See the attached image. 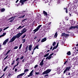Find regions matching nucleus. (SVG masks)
<instances>
[{
    "mask_svg": "<svg viewBox=\"0 0 78 78\" xmlns=\"http://www.w3.org/2000/svg\"><path fill=\"white\" fill-rule=\"evenodd\" d=\"M22 34L21 33H19L17 34V35L15 36H13L11 39L10 40V41H9V42H12L14 41L16 39V38H19L21 36V35H22Z\"/></svg>",
    "mask_w": 78,
    "mask_h": 78,
    "instance_id": "nucleus-1",
    "label": "nucleus"
},
{
    "mask_svg": "<svg viewBox=\"0 0 78 78\" xmlns=\"http://www.w3.org/2000/svg\"><path fill=\"white\" fill-rule=\"evenodd\" d=\"M51 72V69H48L45 71H44L42 75H45V74H48L50 72Z\"/></svg>",
    "mask_w": 78,
    "mask_h": 78,
    "instance_id": "nucleus-2",
    "label": "nucleus"
},
{
    "mask_svg": "<svg viewBox=\"0 0 78 78\" xmlns=\"http://www.w3.org/2000/svg\"><path fill=\"white\" fill-rule=\"evenodd\" d=\"M41 25H39L37 27V28L35 29L33 31H34V34L36 32H37L39 30V28L41 27Z\"/></svg>",
    "mask_w": 78,
    "mask_h": 78,
    "instance_id": "nucleus-3",
    "label": "nucleus"
},
{
    "mask_svg": "<svg viewBox=\"0 0 78 78\" xmlns=\"http://www.w3.org/2000/svg\"><path fill=\"white\" fill-rule=\"evenodd\" d=\"M77 28L78 29V26H71L70 27L69 29V31H70V30H71V29H75V28Z\"/></svg>",
    "mask_w": 78,
    "mask_h": 78,
    "instance_id": "nucleus-4",
    "label": "nucleus"
},
{
    "mask_svg": "<svg viewBox=\"0 0 78 78\" xmlns=\"http://www.w3.org/2000/svg\"><path fill=\"white\" fill-rule=\"evenodd\" d=\"M27 0H20V3H21V6H22V5H23L24 3H25V2H27Z\"/></svg>",
    "mask_w": 78,
    "mask_h": 78,
    "instance_id": "nucleus-5",
    "label": "nucleus"
},
{
    "mask_svg": "<svg viewBox=\"0 0 78 78\" xmlns=\"http://www.w3.org/2000/svg\"><path fill=\"white\" fill-rule=\"evenodd\" d=\"M53 55V53H52L50 54L49 56L47 57L46 58V59H50L51 58V56Z\"/></svg>",
    "mask_w": 78,
    "mask_h": 78,
    "instance_id": "nucleus-6",
    "label": "nucleus"
},
{
    "mask_svg": "<svg viewBox=\"0 0 78 78\" xmlns=\"http://www.w3.org/2000/svg\"><path fill=\"white\" fill-rule=\"evenodd\" d=\"M70 69V67H66V70L64 71V72H63L64 74V73H66V72L67 71H69Z\"/></svg>",
    "mask_w": 78,
    "mask_h": 78,
    "instance_id": "nucleus-7",
    "label": "nucleus"
},
{
    "mask_svg": "<svg viewBox=\"0 0 78 78\" xmlns=\"http://www.w3.org/2000/svg\"><path fill=\"white\" fill-rule=\"evenodd\" d=\"M26 31H27V29H26L25 28H24L22 29L21 31V33L23 34V33H25Z\"/></svg>",
    "mask_w": 78,
    "mask_h": 78,
    "instance_id": "nucleus-8",
    "label": "nucleus"
},
{
    "mask_svg": "<svg viewBox=\"0 0 78 78\" xmlns=\"http://www.w3.org/2000/svg\"><path fill=\"white\" fill-rule=\"evenodd\" d=\"M15 18L14 17H12L9 19V22H11L12 21H13L14 20Z\"/></svg>",
    "mask_w": 78,
    "mask_h": 78,
    "instance_id": "nucleus-9",
    "label": "nucleus"
},
{
    "mask_svg": "<svg viewBox=\"0 0 78 78\" xmlns=\"http://www.w3.org/2000/svg\"><path fill=\"white\" fill-rule=\"evenodd\" d=\"M62 36H66V37H68L69 36V35L66 34L65 33H63L62 34Z\"/></svg>",
    "mask_w": 78,
    "mask_h": 78,
    "instance_id": "nucleus-10",
    "label": "nucleus"
},
{
    "mask_svg": "<svg viewBox=\"0 0 78 78\" xmlns=\"http://www.w3.org/2000/svg\"><path fill=\"white\" fill-rule=\"evenodd\" d=\"M25 73H21L20 74H19V75H18L17 76V78H20V76H23V75H25Z\"/></svg>",
    "mask_w": 78,
    "mask_h": 78,
    "instance_id": "nucleus-11",
    "label": "nucleus"
},
{
    "mask_svg": "<svg viewBox=\"0 0 78 78\" xmlns=\"http://www.w3.org/2000/svg\"><path fill=\"white\" fill-rule=\"evenodd\" d=\"M8 40H9V38L7 39L6 40H5L3 42V44L4 45H5L6 44V42L8 41Z\"/></svg>",
    "mask_w": 78,
    "mask_h": 78,
    "instance_id": "nucleus-12",
    "label": "nucleus"
},
{
    "mask_svg": "<svg viewBox=\"0 0 78 78\" xmlns=\"http://www.w3.org/2000/svg\"><path fill=\"white\" fill-rule=\"evenodd\" d=\"M32 45L31 44H30L29 45V51H31V48H32Z\"/></svg>",
    "mask_w": 78,
    "mask_h": 78,
    "instance_id": "nucleus-13",
    "label": "nucleus"
},
{
    "mask_svg": "<svg viewBox=\"0 0 78 78\" xmlns=\"http://www.w3.org/2000/svg\"><path fill=\"white\" fill-rule=\"evenodd\" d=\"M47 41V38H45L42 39L41 42H45V41Z\"/></svg>",
    "mask_w": 78,
    "mask_h": 78,
    "instance_id": "nucleus-14",
    "label": "nucleus"
},
{
    "mask_svg": "<svg viewBox=\"0 0 78 78\" xmlns=\"http://www.w3.org/2000/svg\"><path fill=\"white\" fill-rule=\"evenodd\" d=\"M43 64H44V61L42 60L41 61V62L40 63V66H42Z\"/></svg>",
    "mask_w": 78,
    "mask_h": 78,
    "instance_id": "nucleus-15",
    "label": "nucleus"
},
{
    "mask_svg": "<svg viewBox=\"0 0 78 78\" xmlns=\"http://www.w3.org/2000/svg\"><path fill=\"white\" fill-rule=\"evenodd\" d=\"M43 14H44V16H46L48 15L47 13L44 11H43Z\"/></svg>",
    "mask_w": 78,
    "mask_h": 78,
    "instance_id": "nucleus-16",
    "label": "nucleus"
},
{
    "mask_svg": "<svg viewBox=\"0 0 78 78\" xmlns=\"http://www.w3.org/2000/svg\"><path fill=\"white\" fill-rule=\"evenodd\" d=\"M33 71H34V70L33 69L32 71H31L30 73L29 74L30 75V76H32V75H33Z\"/></svg>",
    "mask_w": 78,
    "mask_h": 78,
    "instance_id": "nucleus-17",
    "label": "nucleus"
},
{
    "mask_svg": "<svg viewBox=\"0 0 78 78\" xmlns=\"http://www.w3.org/2000/svg\"><path fill=\"white\" fill-rule=\"evenodd\" d=\"M25 15H27V14L25 13L24 15H23L22 16H20L19 18H23V17L25 16Z\"/></svg>",
    "mask_w": 78,
    "mask_h": 78,
    "instance_id": "nucleus-18",
    "label": "nucleus"
},
{
    "mask_svg": "<svg viewBox=\"0 0 78 78\" xmlns=\"http://www.w3.org/2000/svg\"><path fill=\"white\" fill-rule=\"evenodd\" d=\"M67 55H71V53H70V51H69V52H67Z\"/></svg>",
    "mask_w": 78,
    "mask_h": 78,
    "instance_id": "nucleus-19",
    "label": "nucleus"
},
{
    "mask_svg": "<svg viewBox=\"0 0 78 78\" xmlns=\"http://www.w3.org/2000/svg\"><path fill=\"white\" fill-rule=\"evenodd\" d=\"M49 55V53L47 54L44 56V57H47Z\"/></svg>",
    "mask_w": 78,
    "mask_h": 78,
    "instance_id": "nucleus-20",
    "label": "nucleus"
},
{
    "mask_svg": "<svg viewBox=\"0 0 78 78\" xmlns=\"http://www.w3.org/2000/svg\"><path fill=\"white\" fill-rule=\"evenodd\" d=\"M5 35H6V33H3V34L1 35V37H3V36H4Z\"/></svg>",
    "mask_w": 78,
    "mask_h": 78,
    "instance_id": "nucleus-21",
    "label": "nucleus"
},
{
    "mask_svg": "<svg viewBox=\"0 0 78 78\" xmlns=\"http://www.w3.org/2000/svg\"><path fill=\"white\" fill-rule=\"evenodd\" d=\"M57 47H58V46H55L52 49V51L54 50H55V49H56V48H57Z\"/></svg>",
    "mask_w": 78,
    "mask_h": 78,
    "instance_id": "nucleus-22",
    "label": "nucleus"
},
{
    "mask_svg": "<svg viewBox=\"0 0 78 78\" xmlns=\"http://www.w3.org/2000/svg\"><path fill=\"white\" fill-rule=\"evenodd\" d=\"M7 69H8V66H6L3 70L4 72H5L6 71V70Z\"/></svg>",
    "mask_w": 78,
    "mask_h": 78,
    "instance_id": "nucleus-23",
    "label": "nucleus"
},
{
    "mask_svg": "<svg viewBox=\"0 0 78 78\" xmlns=\"http://www.w3.org/2000/svg\"><path fill=\"white\" fill-rule=\"evenodd\" d=\"M28 71H29V69H25V70H24V72H25V73L27 72H28Z\"/></svg>",
    "mask_w": 78,
    "mask_h": 78,
    "instance_id": "nucleus-24",
    "label": "nucleus"
},
{
    "mask_svg": "<svg viewBox=\"0 0 78 78\" xmlns=\"http://www.w3.org/2000/svg\"><path fill=\"white\" fill-rule=\"evenodd\" d=\"M22 41H23L22 43L23 44V43H25V42L26 40L25 39H23L22 40Z\"/></svg>",
    "mask_w": 78,
    "mask_h": 78,
    "instance_id": "nucleus-25",
    "label": "nucleus"
},
{
    "mask_svg": "<svg viewBox=\"0 0 78 78\" xmlns=\"http://www.w3.org/2000/svg\"><path fill=\"white\" fill-rule=\"evenodd\" d=\"M5 11V9H1V12H4Z\"/></svg>",
    "mask_w": 78,
    "mask_h": 78,
    "instance_id": "nucleus-26",
    "label": "nucleus"
},
{
    "mask_svg": "<svg viewBox=\"0 0 78 78\" xmlns=\"http://www.w3.org/2000/svg\"><path fill=\"white\" fill-rule=\"evenodd\" d=\"M64 10H65L66 11V13H67L68 12H67V8H64Z\"/></svg>",
    "mask_w": 78,
    "mask_h": 78,
    "instance_id": "nucleus-27",
    "label": "nucleus"
},
{
    "mask_svg": "<svg viewBox=\"0 0 78 78\" xmlns=\"http://www.w3.org/2000/svg\"><path fill=\"white\" fill-rule=\"evenodd\" d=\"M28 46H26V51H25V53L26 52V51H27V50H28Z\"/></svg>",
    "mask_w": 78,
    "mask_h": 78,
    "instance_id": "nucleus-28",
    "label": "nucleus"
},
{
    "mask_svg": "<svg viewBox=\"0 0 78 78\" xmlns=\"http://www.w3.org/2000/svg\"><path fill=\"white\" fill-rule=\"evenodd\" d=\"M58 36V34H57V32H56L55 35L54 37H55V38H56V37H57V36Z\"/></svg>",
    "mask_w": 78,
    "mask_h": 78,
    "instance_id": "nucleus-29",
    "label": "nucleus"
},
{
    "mask_svg": "<svg viewBox=\"0 0 78 78\" xmlns=\"http://www.w3.org/2000/svg\"><path fill=\"white\" fill-rule=\"evenodd\" d=\"M18 47H19V46H16L14 48V49H17Z\"/></svg>",
    "mask_w": 78,
    "mask_h": 78,
    "instance_id": "nucleus-30",
    "label": "nucleus"
},
{
    "mask_svg": "<svg viewBox=\"0 0 78 78\" xmlns=\"http://www.w3.org/2000/svg\"><path fill=\"white\" fill-rule=\"evenodd\" d=\"M26 36V35H24L23 37H21V39H24L25 38V37Z\"/></svg>",
    "mask_w": 78,
    "mask_h": 78,
    "instance_id": "nucleus-31",
    "label": "nucleus"
},
{
    "mask_svg": "<svg viewBox=\"0 0 78 78\" xmlns=\"http://www.w3.org/2000/svg\"><path fill=\"white\" fill-rule=\"evenodd\" d=\"M22 44H21L20 46H19V49H20V48H21L22 47Z\"/></svg>",
    "mask_w": 78,
    "mask_h": 78,
    "instance_id": "nucleus-32",
    "label": "nucleus"
},
{
    "mask_svg": "<svg viewBox=\"0 0 78 78\" xmlns=\"http://www.w3.org/2000/svg\"><path fill=\"white\" fill-rule=\"evenodd\" d=\"M39 73H40L39 72H36L35 73V75H39Z\"/></svg>",
    "mask_w": 78,
    "mask_h": 78,
    "instance_id": "nucleus-33",
    "label": "nucleus"
},
{
    "mask_svg": "<svg viewBox=\"0 0 78 78\" xmlns=\"http://www.w3.org/2000/svg\"><path fill=\"white\" fill-rule=\"evenodd\" d=\"M14 62H15V60H14L11 63V65H13V64H14Z\"/></svg>",
    "mask_w": 78,
    "mask_h": 78,
    "instance_id": "nucleus-34",
    "label": "nucleus"
},
{
    "mask_svg": "<svg viewBox=\"0 0 78 78\" xmlns=\"http://www.w3.org/2000/svg\"><path fill=\"white\" fill-rule=\"evenodd\" d=\"M55 44H56V42H54L52 44L53 46H55Z\"/></svg>",
    "mask_w": 78,
    "mask_h": 78,
    "instance_id": "nucleus-35",
    "label": "nucleus"
},
{
    "mask_svg": "<svg viewBox=\"0 0 78 78\" xmlns=\"http://www.w3.org/2000/svg\"><path fill=\"white\" fill-rule=\"evenodd\" d=\"M9 28V27H7L5 28L3 30H6V29H8V28Z\"/></svg>",
    "mask_w": 78,
    "mask_h": 78,
    "instance_id": "nucleus-36",
    "label": "nucleus"
},
{
    "mask_svg": "<svg viewBox=\"0 0 78 78\" xmlns=\"http://www.w3.org/2000/svg\"><path fill=\"white\" fill-rule=\"evenodd\" d=\"M21 26H20L18 28L16 29V30H19V29H20V28H21Z\"/></svg>",
    "mask_w": 78,
    "mask_h": 78,
    "instance_id": "nucleus-37",
    "label": "nucleus"
},
{
    "mask_svg": "<svg viewBox=\"0 0 78 78\" xmlns=\"http://www.w3.org/2000/svg\"><path fill=\"white\" fill-rule=\"evenodd\" d=\"M8 57V55L7 56L4 58V60L6 59H7Z\"/></svg>",
    "mask_w": 78,
    "mask_h": 78,
    "instance_id": "nucleus-38",
    "label": "nucleus"
},
{
    "mask_svg": "<svg viewBox=\"0 0 78 78\" xmlns=\"http://www.w3.org/2000/svg\"><path fill=\"white\" fill-rule=\"evenodd\" d=\"M37 66H38V65H35L34 67V68L35 69H36V67H37Z\"/></svg>",
    "mask_w": 78,
    "mask_h": 78,
    "instance_id": "nucleus-39",
    "label": "nucleus"
},
{
    "mask_svg": "<svg viewBox=\"0 0 78 78\" xmlns=\"http://www.w3.org/2000/svg\"><path fill=\"white\" fill-rule=\"evenodd\" d=\"M35 48H37V49H39V48H38V46H36Z\"/></svg>",
    "mask_w": 78,
    "mask_h": 78,
    "instance_id": "nucleus-40",
    "label": "nucleus"
},
{
    "mask_svg": "<svg viewBox=\"0 0 78 78\" xmlns=\"http://www.w3.org/2000/svg\"><path fill=\"white\" fill-rule=\"evenodd\" d=\"M48 75V74H46L44 75V77H46V76H47Z\"/></svg>",
    "mask_w": 78,
    "mask_h": 78,
    "instance_id": "nucleus-41",
    "label": "nucleus"
},
{
    "mask_svg": "<svg viewBox=\"0 0 78 78\" xmlns=\"http://www.w3.org/2000/svg\"><path fill=\"white\" fill-rule=\"evenodd\" d=\"M24 58V57L23 56H22V57L20 58V59H23Z\"/></svg>",
    "mask_w": 78,
    "mask_h": 78,
    "instance_id": "nucleus-42",
    "label": "nucleus"
},
{
    "mask_svg": "<svg viewBox=\"0 0 78 78\" xmlns=\"http://www.w3.org/2000/svg\"><path fill=\"white\" fill-rule=\"evenodd\" d=\"M8 76H11V74L10 73H9Z\"/></svg>",
    "mask_w": 78,
    "mask_h": 78,
    "instance_id": "nucleus-43",
    "label": "nucleus"
},
{
    "mask_svg": "<svg viewBox=\"0 0 78 78\" xmlns=\"http://www.w3.org/2000/svg\"><path fill=\"white\" fill-rule=\"evenodd\" d=\"M11 51V50H9L7 53H7H9V52H10Z\"/></svg>",
    "mask_w": 78,
    "mask_h": 78,
    "instance_id": "nucleus-44",
    "label": "nucleus"
},
{
    "mask_svg": "<svg viewBox=\"0 0 78 78\" xmlns=\"http://www.w3.org/2000/svg\"><path fill=\"white\" fill-rule=\"evenodd\" d=\"M19 58H17L16 59V61H18V60H19Z\"/></svg>",
    "mask_w": 78,
    "mask_h": 78,
    "instance_id": "nucleus-45",
    "label": "nucleus"
},
{
    "mask_svg": "<svg viewBox=\"0 0 78 78\" xmlns=\"http://www.w3.org/2000/svg\"><path fill=\"white\" fill-rule=\"evenodd\" d=\"M2 31V29L0 28V33H1V32Z\"/></svg>",
    "mask_w": 78,
    "mask_h": 78,
    "instance_id": "nucleus-46",
    "label": "nucleus"
},
{
    "mask_svg": "<svg viewBox=\"0 0 78 78\" xmlns=\"http://www.w3.org/2000/svg\"><path fill=\"white\" fill-rule=\"evenodd\" d=\"M67 61H66V62H64V64H66L67 63Z\"/></svg>",
    "mask_w": 78,
    "mask_h": 78,
    "instance_id": "nucleus-47",
    "label": "nucleus"
},
{
    "mask_svg": "<svg viewBox=\"0 0 78 78\" xmlns=\"http://www.w3.org/2000/svg\"><path fill=\"white\" fill-rule=\"evenodd\" d=\"M66 20H69V18H68V17H66Z\"/></svg>",
    "mask_w": 78,
    "mask_h": 78,
    "instance_id": "nucleus-48",
    "label": "nucleus"
},
{
    "mask_svg": "<svg viewBox=\"0 0 78 78\" xmlns=\"http://www.w3.org/2000/svg\"><path fill=\"white\" fill-rule=\"evenodd\" d=\"M35 50H36V48H35L33 49V51H34Z\"/></svg>",
    "mask_w": 78,
    "mask_h": 78,
    "instance_id": "nucleus-49",
    "label": "nucleus"
},
{
    "mask_svg": "<svg viewBox=\"0 0 78 78\" xmlns=\"http://www.w3.org/2000/svg\"><path fill=\"white\" fill-rule=\"evenodd\" d=\"M4 75H5V73H4L3 75L1 77H3V76H4Z\"/></svg>",
    "mask_w": 78,
    "mask_h": 78,
    "instance_id": "nucleus-50",
    "label": "nucleus"
},
{
    "mask_svg": "<svg viewBox=\"0 0 78 78\" xmlns=\"http://www.w3.org/2000/svg\"><path fill=\"white\" fill-rule=\"evenodd\" d=\"M27 20V19H25L24 20L22 21V22H25V20Z\"/></svg>",
    "mask_w": 78,
    "mask_h": 78,
    "instance_id": "nucleus-51",
    "label": "nucleus"
},
{
    "mask_svg": "<svg viewBox=\"0 0 78 78\" xmlns=\"http://www.w3.org/2000/svg\"><path fill=\"white\" fill-rule=\"evenodd\" d=\"M17 69H15V72H17Z\"/></svg>",
    "mask_w": 78,
    "mask_h": 78,
    "instance_id": "nucleus-52",
    "label": "nucleus"
},
{
    "mask_svg": "<svg viewBox=\"0 0 78 78\" xmlns=\"http://www.w3.org/2000/svg\"><path fill=\"white\" fill-rule=\"evenodd\" d=\"M40 41H41V39H39L38 42H37V43L39 42H40Z\"/></svg>",
    "mask_w": 78,
    "mask_h": 78,
    "instance_id": "nucleus-53",
    "label": "nucleus"
},
{
    "mask_svg": "<svg viewBox=\"0 0 78 78\" xmlns=\"http://www.w3.org/2000/svg\"><path fill=\"white\" fill-rule=\"evenodd\" d=\"M30 76V75L29 74V75H28L27 76L28 77H30V76Z\"/></svg>",
    "mask_w": 78,
    "mask_h": 78,
    "instance_id": "nucleus-54",
    "label": "nucleus"
},
{
    "mask_svg": "<svg viewBox=\"0 0 78 78\" xmlns=\"http://www.w3.org/2000/svg\"><path fill=\"white\" fill-rule=\"evenodd\" d=\"M53 48V47L51 46V48H50V50H51L52 48Z\"/></svg>",
    "mask_w": 78,
    "mask_h": 78,
    "instance_id": "nucleus-55",
    "label": "nucleus"
},
{
    "mask_svg": "<svg viewBox=\"0 0 78 78\" xmlns=\"http://www.w3.org/2000/svg\"><path fill=\"white\" fill-rule=\"evenodd\" d=\"M50 51V50H48L47 52V53L49 52Z\"/></svg>",
    "mask_w": 78,
    "mask_h": 78,
    "instance_id": "nucleus-56",
    "label": "nucleus"
},
{
    "mask_svg": "<svg viewBox=\"0 0 78 78\" xmlns=\"http://www.w3.org/2000/svg\"><path fill=\"white\" fill-rule=\"evenodd\" d=\"M19 0H17V1L16 2V3H17L18 2V1H19Z\"/></svg>",
    "mask_w": 78,
    "mask_h": 78,
    "instance_id": "nucleus-57",
    "label": "nucleus"
},
{
    "mask_svg": "<svg viewBox=\"0 0 78 78\" xmlns=\"http://www.w3.org/2000/svg\"><path fill=\"white\" fill-rule=\"evenodd\" d=\"M16 66H17V65H15V66H14V68H15V67H16Z\"/></svg>",
    "mask_w": 78,
    "mask_h": 78,
    "instance_id": "nucleus-58",
    "label": "nucleus"
},
{
    "mask_svg": "<svg viewBox=\"0 0 78 78\" xmlns=\"http://www.w3.org/2000/svg\"><path fill=\"white\" fill-rule=\"evenodd\" d=\"M58 44H59V43H58L57 44V45H56V46H57V47H58Z\"/></svg>",
    "mask_w": 78,
    "mask_h": 78,
    "instance_id": "nucleus-59",
    "label": "nucleus"
},
{
    "mask_svg": "<svg viewBox=\"0 0 78 78\" xmlns=\"http://www.w3.org/2000/svg\"><path fill=\"white\" fill-rule=\"evenodd\" d=\"M71 14H69V17H71Z\"/></svg>",
    "mask_w": 78,
    "mask_h": 78,
    "instance_id": "nucleus-60",
    "label": "nucleus"
},
{
    "mask_svg": "<svg viewBox=\"0 0 78 78\" xmlns=\"http://www.w3.org/2000/svg\"><path fill=\"white\" fill-rule=\"evenodd\" d=\"M26 12V11H23V12Z\"/></svg>",
    "mask_w": 78,
    "mask_h": 78,
    "instance_id": "nucleus-61",
    "label": "nucleus"
},
{
    "mask_svg": "<svg viewBox=\"0 0 78 78\" xmlns=\"http://www.w3.org/2000/svg\"><path fill=\"white\" fill-rule=\"evenodd\" d=\"M1 47H2V46L1 45H0V50L1 49Z\"/></svg>",
    "mask_w": 78,
    "mask_h": 78,
    "instance_id": "nucleus-62",
    "label": "nucleus"
},
{
    "mask_svg": "<svg viewBox=\"0 0 78 78\" xmlns=\"http://www.w3.org/2000/svg\"><path fill=\"white\" fill-rule=\"evenodd\" d=\"M34 53V51H33V52H32V55H33V53Z\"/></svg>",
    "mask_w": 78,
    "mask_h": 78,
    "instance_id": "nucleus-63",
    "label": "nucleus"
},
{
    "mask_svg": "<svg viewBox=\"0 0 78 78\" xmlns=\"http://www.w3.org/2000/svg\"><path fill=\"white\" fill-rule=\"evenodd\" d=\"M76 47H77V46H78V44H77L76 45Z\"/></svg>",
    "mask_w": 78,
    "mask_h": 78,
    "instance_id": "nucleus-64",
    "label": "nucleus"
}]
</instances>
